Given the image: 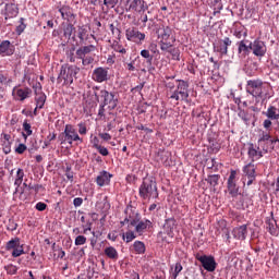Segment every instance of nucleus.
Segmentation results:
<instances>
[{"mask_svg": "<svg viewBox=\"0 0 279 279\" xmlns=\"http://www.w3.org/2000/svg\"><path fill=\"white\" fill-rule=\"evenodd\" d=\"M4 269H5L7 274H9V276H14V275H16V271H19V267H16L13 264L4 266Z\"/></svg>", "mask_w": 279, "mask_h": 279, "instance_id": "c03bdc74", "label": "nucleus"}, {"mask_svg": "<svg viewBox=\"0 0 279 279\" xmlns=\"http://www.w3.org/2000/svg\"><path fill=\"white\" fill-rule=\"evenodd\" d=\"M45 187H43V185L40 184H28V191H35V193H38L40 191H43Z\"/></svg>", "mask_w": 279, "mask_h": 279, "instance_id": "864d4df0", "label": "nucleus"}, {"mask_svg": "<svg viewBox=\"0 0 279 279\" xmlns=\"http://www.w3.org/2000/svg\"><path fill=\"white\" fill-rule=\"evenodd\" d=\"M114 51H117L118 53H128V50H125V48H123L122 46H116Z\"/></svg>", "mask_w": 279, "mask_h": 279, "instance_id": "774afa93", "label": "nucleus"}, {"mask_svg": "<svg viewBox=\"0 0 279 279\" xmlns=\"http://www.w3.org/2000/svg\"><path fill=\"white\" fill-rule=\"evenodd\" d=\"M234 239L239 241H245L247 238V225H242L240 227H235L232 231Z\"/></svg>", "mask_w": 279, "mask_h": 279, "instance_id": "412c9836", "label": "nucleus"}, {"mask_svg": "<svg viewBox=\"0 0 279 279\" xmlns=\"http://www.w3.org/2000/svg\"><path fill=\"white\" fill-rule=\"evenodd\" d=\"M263 125H264L265 130H270L271 125H272L271 119L268 118V119L264 120Z\"/></svg>", "mask_w": 279, "mask_h": 279, "instance_id": "0e129e2a", "label": "nucleus"}, {"mask_svg": "<svg viewBox=\"0 0 279 279\" xmlns=\"http://www.w3.org/2000/svg\"><path fill=\"white\" fill-rule=\"evenodd\" d=\"M129 12H133L135 14H144L149 10V5L145 0H129Z\"/></svg>", "mask_w": 279, "mask_h": 279, "instance_id": "ddd939ff", "label": "nucleus"}, {"mask_svg": "<svg viewBox=\"0 0 279 279\" xmlns=\"http://www.w3.org/2000/svg\"><path fill=\"white\" fill-rule=\"evenodd\" d=\"M196 260H198L202 265V267L209 272L215 271L217 269V262L215 260V257L213 255H202L197 253L195 255Z\"/></svg>", "mask_w": 279, "mask_h": 279, "instance_id": "9b49d317", "label": "nucleus"}, {"mask_svg": "<svg viewBox=\"0 0 279 279\" xmlns=\"http://www.w3.org/2000/svg\"><path fill=\"white\" fill-rule=\"evenodd\" d=\"M83 228V234H88V232H92L93 236H95V231H93V222L90 220H87L86 223L82 225Z\"/></svg>", "mask_w": 279, "mask_h": 279, "instance_id": "a19ab883", "label": "nucleus"}, {"mask_svg": "<svg viewBox=\"0 0 279 279\" xmlns=\"http://www.w3.org/2000/svg\"><path fill=\"white\" fill-rule=\"evenodd\" d=\"M11 256H13V258H19V256H23V254H25V250L23 248V245H21V239L19 238L11 239L7 242L5 251L11 252Z\"/></svg>", "mask_w": 279, "mask_h": 279, "instance_id": "1a4fd4ad", "label": "nucleus"}, {"mask_svg": "<svg viewBox=\"0 0 279 279\" xmlns=\"http://www.w3.org/2000/svg\"><path fill=\"white\" fill-rule=\"evenodd\" d=\"M266 117H267V119H270L271 121H278L279 120V109L274 106L268 107Z\"/></svg>", "mask_w": 279, "mask_h": 279, "instance_id": "c756f323", "label": "nucleus"}, {"mask_svg": "<svg viewBox=\"0 0 279 279\" xmlns=\"http://www.w3.org/2000/svg\"><path fill=\"white\" fill-rule=\"evenodd\" d=\"M233 36L239 39L247 38V29H245L244 27L236 28L233 33Z\"/></svg>", "mask_w": 279, "mask_h": 279, "instance_id": "ea45409f", "label": "nucleus"}, {"mask_svg": "<svg viewBox=\"0 0 279 279\" xmlns=\"http://www.w3.org/2000/svg\"><path fill=\"white\" fill-rule=\"evenodd\" d=\"M56 136H57L56 133H50L44 142L43 149H47V147L51 145V141H56Z\"/></svg>", "mask_w": 279, "mask_h": 279, "instance_id": "a18cd8bd", "label": "nucleus"}, {"mask_svg": "<svg viewBox=\"0 0 279 279\" xmlns=\"http://www.w3.org/2000/svg\"><path fill=\"white\" fill-rule=\"evenodd\" d=\"M180 271H182V264L177 263L174 266V271L172 274V279H178V276L180 275Z\"/></svg>", "mask_w": 279, "mask_h": 279, "instance_id": "8fccbe9b", "label": "nucleus"}, {"mask_svg": "<svg viewBox=\"0 0 279 279\" xmlns=\"http://www.w3.org/2000/svg\"><path fill=\"white\" fill-rule=\"evenodd\" d=\"M173 101H189V83L184 80H179L177 88L173 93L170 92V97Z\"/></svg>", "mask_w": 279, "mask_h": 279, "instance_id": "0eeeda50", "label": "nucleus"}, {"mask_svg": "<svg viewBox=\"0 0 279 279\" xmlns=\"http://www.w3.org/2000/svg\"><path fill=\"white\" fill-rule=\"evenodd\" d=\"M36 210H39V213H43V210H47V204L39 202L35 206Z\"/></svg>", "mask_w": 279, "mask_h": 279, "instance_id": "052dcab7", "label": "nucleus"}, {"mask_svg": "<svg viewBox=\"0 0 279 279\" xmlns=\"http://www.w3.org/2000/svg\"><path fill=\"white\" fill-rule=\"evenodd\" d=\"M156 34L159 40L160 50L165 53H170L172 60L180 61V49L173 47V44L175 43L173 29H171L169 26H163L158 28Z\"/></svg>", "mask_w": 279, "mask_h": 279, "instance_id": "f257e3e1", "label": "nucleus"}, {"mask_svg": "<svg viewBox=\"0 0 279 279\" xmlns=\"http://www.w3.org/2000/svg\"><path fill=\"white\" fill-rule=\"evenodd\" d=\"M219 174H210L205 180L210 186H217V184H219Z\"/></svg>", "mask_w": 279, "mask_h": 279, "instance_id": "58836bf2", "label": "nucleus"}, {"mask_svg": "<svg viewBox=\"0 0 279 279\" xmlns=\"http://www.w3.org/2000/svg\"><path fill=\"white\" fill-rule=\"evenodd\" d=\"M5 19H14L19 16V5L16 3H8L5 4Z\"/></svg>", "mask_w": 279, "mask_h": 279, "instance_id": "b1692460", "label": "nucleus"}, {"mask_svg": "<svg viewBox=\"0 0 279 279\" xmlns=\"http://www.w3.org/2000/svg\"><path fill=\"white\" fill-rule=\"evenodd\" d=\"M82 204H84V198L76 197V198L73 199V206L75 208H80V206H82Z\"/></svg>", "mask_w": 279, "mask_h": 279, "instance_id": "bf43d9fd", "label": "nucleus"}, {"mask_svg": "<svg viewBox=\"0 0 279 279\" xmlns=\"http://www.w3.org/2000/svg\"><path fill=\"white\" fill-rule=\"evenodd\" d=\"M141 56H142V58H145V60H147V62H149V64H151V60H154V56H151L149 50H147V49L142 50Z\"/></svg>", "mask_w": 279, "mask_h": 279, "instance_id": "de8ad7c7", "label": "nucleus"}, {"mask_svg": "<svg viewBox=\"0 0 279 279\" xmlns=\"http://www.w3.org/2000/svg\"><path fill=\"white\" fill-rule=\"evenodd\" d=\"M99 97L102 100V105L108 106L109 110H114V108H117L119 105V98H117V94L102 89L100 90Z\"/></svg>", "mask_w": 279, "mask_h": 279, "instance_id": "9d476101", "label": "nucleus"}, {"mask_svg": "<svg viewBox=\"0 0 279 279\" xmlns=\"http://www.w3.org/2000/svg\"><path fill=\"white\" fill-rule=\"evenodd\" d=\"M228 193L231 197H236L239 195V186H236V171L231 170L228 182H227Z\"/></svg>", "mask_w": 279, "mask_h": 279, "instance_id": "f3484780", "label": "nucleus"}, {"mask_svg": "<svg viewBox=\"0 0 279 279\" xmlns=\"http://www.w3.org/2000/svg\"><path fill=\"white\" fill-rule=\"evenodd\" d=\"M148 51L153 52V53H158V45H156V43H151L148 46Z\"/></svg>", "mask_w": 279, "mask_h": 279, "instance_id": "680f3d73", "label": "nucleus"}, {"mask_svg": "<svg viewBox=\"0 0 279 279\" xmlns=\"http://www.w3.org/2000/svg\"><path fill=\"white\" fill-rule=\"evenodd\" d=\"M97 49L94 45L83 46L76 50L77 60H82L83 66H90L95 62V53Z\"/></svg>", "mask_w": 279, "mask_h": 279, "instance_id": "39448f33", "label": "nucleus"}, {"mask_svg": "<svg viewBox=\"0 0 279 279\" xmlns=\"http://www.w3.org/2000/svg\"><path fill=\"white\" fill-rule=\"evenodd\" d=\"M33 88L35 90L36 110H43V108H45V102L47 101V95L43 93V85L36 83Z\"/></svg>", "mask_w": 279, "mask_h": 279, "instance_id": "2eb2a0df", "label": "nucleus"}, {"mask_svg": "<svg viewBox=\"0 0 279 279\" xmlns=\"http://www.w3.org/2000/svg\"><path fill=\"white\" fill-rule=\"evenodd\" d=\"M12 78L8 77V74L0 73V88L1 86H10Z\"/></svg>", "mask_w": 279, "mask_h": 279, "instance_id": "37998d69", "label": "nucleus"}, {"mask_svg": "<svg viewBox=\"0 0 279 279\" xmlns=\"http://www.w3.org/2000/svg\"><path fill=\"white\" fill-rule=\"evenodd\" d=\"M117 3H119V0H104L102 5H106V8H116Z\"/></svg>", "mask_w": 279, "mask_h": 279, "instance_id": "603ef678", "label": "nucleus"}, {"mask_svg": "<svg viewBox=\"0 0 279 279\" xmlns=\"http://www.w3.org/2000/svg\"><path fill=\"white\" fill-rule=\"evenodd\" d=\"M133 252H135V254H145V243L135 241L133 243Z\"/></svg>", "mask_w": 279, "mask_h": 279, "instance_id": "c9c22d12", "label": "nucleus"}, {"mask_svg": "<svg viewBox=\"0 0 279 279\" xmlns=\"http://www.w3.org/2000/svg\"><path fill=\"white\" fill-rule=\"evenodd\" d=\"M232 46V39L230 37H225L223 39H218L214 43V52L220 53V58H223L228 53V47Z\"/></svg>", "mask_w": 279, "mask_h": 279, "instance_id": "f8f14e48", "label": "nucleus"}, {"mask_svg": "<svg viewBox=\"0 0 279 279\" xmlns=\"http://www.w3.org/2000/svg\"><path fill=\"white\" fill-rule=\"evenodd\" d=\"M138 195L141 199H158V185L156 180L151 177L143 179L142 184L138 187Z\"/></svg>", "mask_w": 279, "mask_h": 279, "instance_id": "7ed1b4c3", "label": "nucleus"}, {"mask_svg": "<svg viewBox=\"0 0 279 279\" xmlns=\"http://www.w3.org/2000/svg\"><path fill=\"white\" fill-rule=\"evenodd\" d=\"M247 154H248V158H251L252 162H255V160H260V158H263V151L256 149L254 147V144H250Z\"/></svg>", "mask_w": 279, "mask_h": 279, "instance_id": "bb28decb", "label": "nucleus"}, {"mask_svg": "<svg viewBox=\"0 0 279 279\" xmlns=\"http://www.w3.org/2000/svg\"><path fill=\"white\" fill-rule=\"evenodd\" d=\"M63 171L66 180L73 182L75 173L72 171L71 165L66 163L65 167H63Z\"/></svg>", "mask_w": 279, "mask_h": 279, "instance_id": "e433bc0d", "label": "nucleus"}, {"mask_svg": "<svg viewBox=\"0 0 279 279\" xmlns=\"http://www.w3.org/2000/svg\"><path fill=\"white\" fill-rule=\"evenodd\" d=\"M105 255L107 258H110L111 260H117L119 258V252H117V248H114V246L106 247Z\"/></svg>", "mask_w": 279, "mask_h": 279, "instance_id": "2f4dec72", "label": "nucleus"}, {"mask_svg": "<svg viewBox=\"0 0 279 279\" xmlns=\"http://www.w3.org/2000/svg\"><path fill=\"white\" fill-rule=\"evenodd\" d=\"M213 5L214 10H217V12H221V10H223V4L221 3V0H214Z\"/></svg>", "mask_w": 279, "mask_h": 279, "instance_id": "6e6d98bb", "label": "nucleus"}, {"mask_svg": "<svg viewBox=\"0 0 279 279\" xmlns=\"http://www.w3.org/2000/svg\"><path fill=\"white\" fill-rule=\"evenodd\" d=\"M99 136L102 138V141H111L112 140V135H110L109 133H99Z\"/></svg>", "mask_w": 279, "mask_h": 279, "instance_id": "69168bd1", "label": "nucleus"}, {"mask_svg": "<svg viewBox=\"0 0 279 279\" xmlns=\"http://www.w3.org/2000/svg\"><path fill=\"white\" fill-rule=\"evenodd\" d=\"M96 208L101 213H108V210H110V202H108V197H105L102 201L96 203Z\"/></svg>", "mask_w": 279, "mask_h": 279, "instance_id": "473e14b6", "label": "nucleus"}, {"mask_svg": "<svg viewBox=\"0 0 279 279\" xmlns=\"http://www.w3.org/2000/svg\"><path fill=\"white\" fill-rule=\"evenodd\" d=\"M75 245H86V236L77 235L74 241Z\"/></svg>", "mask_w": 279, "mask_h": 279, "instance_id": "5fc2aeb1", "label": "nucleus"}, {"mask_svg": "<svg viewBox=\"0 0 279 279\" xmlns=\"http://www.w3.org/2000/svg\"><path fill=\"white\" fill-rule=\"evenodd\" d=\"M27 150V146L25 144H19V146L15 148L16 154H25Z\"/></svg>", "mask_w": 279, "mask_h": 279, "instance_id": "13d9d810", "label": "nucleus"}, {"mask_svg": "<svg viewBox=\"0 0 279 279\" xmlns=\"http://www.w3.org/2000/svg\"><path fill=\"white\" fill-rule=\"evenodd\" d=\"M58 138L61 141V145H64V143H68V145H73V143H76L77 141L80 143H84V140L80 137L77 130H75V126L72 124H66L64 132H62Z\"/></svg>", "mask_w": 279, "mask_h": 279, "instance_id": "423d86ee", "label": "nucleus"}, {"mask_svg": "<svg viewBox=\"0 0 279 279\" xmlns=\"http://www.w3.org/2000/svg\"><path fill=\"white\" fill-rule=\"evenodd\" d=\"M267 230L269 231L272 236H276L278 234V223L276 222V219L270 218L266 221Z\"/></svg>", "mask_w": 279, "mask_h": 279, "instance_id": "c85d7f7f", "label": "nucleus"}, {"mask_svg": "<svg viewBox=\"0 0 279 279\" xmlns=\"http://www.w3.org/2000/svg\"><path fill=\"white\" fill-rule=\"evenodd\" d=\"M175 229V219L174 218H168L166 219L163 223V231H160L158 233V238L161 239V241H166V243H169V239H173V230Z\"/></svg>", "mask_w": 279, "mask_h": 279, "instance_id": "6e6552de", "label": "nucleus"}, {"mask_svg": "<svg viewBox=\"0 0 279 279\" xmlns=\"http://www.w3.org/2000/svg\"><path fill=\"white\" fill-rule=\"evenodd\" d=\"M250 49L256 58H264L265 53H267V46L260 39H255L253 43H250Z\"/></svg>", "mask_w": 279, "mask_h": 279, "instance_id": "dca6fc26", "label": "nucleus"}, {"mask_svg": "<svg viewBox=\"0 0 279 279\" xmlns=\"http://www.w3.org/2000/svg\"><path fill=\"white\" fill-rule=\"evenodd\" d=\"M77 36L80 38L81 45H86L88 38H95V35H88V31H86V28L83 27L78 28Z\"/></svg>", "mask_w": 279, "mask_h": 279, "instance_id": "cd10ccee", "label": "nucleus"}, {"mask_svg": "<svg viewBox=\"0 0 279 279\" xmlns=\"http://www.w3.org/2000/svg\"><path fill=\"white\" fill-rule=\"evenodd\" d=\"M0 56H14V45L10 40H3L0 44Z\"/></svg>", "mask_w": 279, "mask_h": 279, "instance_id": "aec40b11", "label": "nucleus"}, {"mask_svg": "<svg viewBox=\"0 0 279 279\" xmlns=\"http://www.w3.org/2000/svg\"><path fill=\"white\" fill-rule=\"evenodd\" d=\"M74 32H75V26H73V24L63 25V36H64V38L70 39L71 36H73Z\"/></svg>", "mask_w": 279, "mask_h": 279, "instance_id": "72a5a7b5", "label": "nucleus"}, {"mask_svg": "<svg viewBox=\"0 0 279 279\" xmlns=\"http://www.w3.org/2000/svg\"><path fill=\"white\" fill-rule=\"evenodd\" d=\"M166 88H167L166 95H167L168 98H170L171 93L175 92L177 86H175V84L169 82V83L166 84Z\"/></svg>", "mask_w": 279, "mask_h": 279, "instance_id": "49530a36", "label": "nucleus"}, {"mask_svg": "<svg viewBox=\"0 0 279 279\" xmlns=\"http://www.w3.org/2000/svg\"><path fill=\"white\" fill-rule=\"evenodd\" d=\"M252 49L250 48V45H245V40H241L238 43V53H239V58L243 59V58H247V56H250V51Z\"/></svg>", "mask_w": 279, "mask_h": 279, "instance_id": "393cba45", "label": "nucleus"}, {"mask_svg": "<svg viewBox=\"0 0 279 279\" xmlns=\"http://www.w3.org/2000/svg\"><path fill=\"white\" fill-rule=\"evenodd\" d=\"M13 95H15V99L17 101H25V99H29L32 95V90L29 87H24V88H13Z\"/></svg>", "mask_w": 279, "mask_h": 279, "instance_id": "6ab92c4d", "label": "nucleus"}, {"mask_svg": "<svg viewBox=\"0 0 279 279\" xmlns=\"http://www.w3.org/2000/svg\"><path fill=\"white\" fill-rule=\"evenodd\" d=\"M267 141H271V135L265 131L262 132L258 143H267Z\"/></svg>", "mask_w": 279, "mask_h": 279, "instance_id": "09e8293b", "label": "nucleus"}, {"mask_svg": "<svg viewBox=\"0 0 279 279\" xmlns=\"http://www.w3.org/2000/svg\"><path fill=\"white\" fill-rule=\"evenodd\" d=\"M16 228H19V225L15 223L14 220L9 219V222L7 225V230H9L10 232H14V230H16Z\"/></svg>", "mask_w": 279, "mask_h": 279, "instance_id": "3c124183", "label": "nucleus"}, {"mask_svg": "<svg viewBox=\"0 0 279 279\" xmlns=\"http://www.w3.org/2000/svg\"><path fill=\"white\" fill-rule=\"evenodd\" d=\"M80 73V68L75 65L63 64L61 65L60 73L58 75L57 82L60 84L69 85L73 84V78Z\"/></svg>", "mask_w": 279, "mask_h": 279, "instance_id": "20e7f679", "label": "nucleus"}, {"mask_svg": "<svg viewBox=\"0 0 279 279\" xmlns=\"http://www.w3.org/2000/svg\"><path fill=\"white\" fill-rule=\"evenodd\" d=\"M269 90H271V85L267 82H263V80H250L246 83V93L252 95V97L267 99V97H269Z\"/></svg>", "mask_w": 279, "mask_h": 279, "instance_id": "f03ea898", "label": "nucleus"}, {"mask_svg": "<svg viewBox=\"0 0 279 279\" xmlns=\"http://www.w3.org/2000/svg\"><path fill=\"white\" fill-rule=\"evenodd\" d=\"M23 131H24L25 133H22V135H23V137L25 138V141H27V136H32V134H33L32 124H29V123L27 122V120H25V121L23 122Z\"/></svg>", "mask_w": 279, "mask_h": 279, "instance_id": "4c0bfd02", "label": "nucleus"}, {"mask_svg": "<svg viewBox=\"0 0 279 279\" xmlns=\"http://www.w3.org/2000/svg\"><path fill=\"white\" fill-rule=\"evenodd\" d=\"M135 232L140 235H142L147 228H151V222L149 220H138L137 223L135 225Z\"/></svg>", "mask_w": 279, "mask_h": 279, "instance_id": "a878e982", "label": "nucleus"}, {"mask_svg": "<svg viewBox=\"0 0 279 279\" xmlns=\"http://www.w3.org/2000/svg\"><path fill=\"white\" fill-rule=\"evenodd\" d=\"M122 239L125 241V243H132V241L136 239V234H134V231H126L122 234Z\"/></svg>", "mask_w": 279, "mask_h": 279, "instance_id": "79ce46f5", "label": "nucleus"}, {"mask_svg": "<svg viewBox=\"0 0 279 279\" xmlns=\"http://www.w3.org/2000/svg\"><path fill=\"white\" fill-rule=\"evenodd\" d=\"M125 36L131 43H142V40H145V34L134 27L128 28Z\"/></svg>", "mask_w": 279, "mask_h": 279, "instance_id": "a211bd4d", "label": "nucleus"}, {"mask_svg": "<svg viewBox=\"0 0 279 279\" xmlns=\"http://www.w3.org/2000/svg\"><path fill=\"white\" fill-rule=\"evenodd\" d=\"M243 172L247 178H256V166L253 162L244 166Z\"/></svg>", "mask_w": 279, "mask_h": 279, "instance_id": "7c9ffc66", "label": "nucleus"}, {"mask_svg": "<svg viewBox=\"0 0 279 279\" xmlns=\"http://www.w3.org/2000/svg\"><path fill=\"white\" fill-rule=\"evenodd\" d=\"M141 221V214L138 213H132L124 219V221L121 222V226H125V223H129V228H134L136 223Z\"/></svg>", "mask_w": 279, "mask_h": 279, "instance_id": "5701e85b", "label": "nucleus"}, {"mask_svg": "<svg viewBox=\"0 0 279 279\" xmlns=\"http://www.w3.org/2000/svg\"><path fill=\"white\" fill-rule=\"evenodd\" d=\"M97 151L101 155V156H109L110 151H108V148L104 147V146H97Z\"/></svg>", "mask_w": 279, "mask_h": 279, "instance_id": "4d7b16f0", "label": "nucleus"}, {"mask_svg": "<svg viewBox=\"0 0 279 279\" xmlns=\"http://www.w3.org/2000/svg\"><path fill=\"white\" fill-rule=\"evenodd\" d=\"M239 117L242 118V120L244 121V123H247L250 121V119L247 118V113H245V111H241L239 113Z\"/></svg>", "mask_w": 279, "mask_h": 279, "instance_id": "338daca9", "label": "nucleus"}, {"mask_svg": "<svg viewBox=\"0 0 279 279\" xmlns=\"http://www.w3.org/2000/svg\"><path fill=\"white\" fill-rule=\"evenodd\" d=\"M108 68H96L92 73V80L97 82V84H104V82H108V80H110V74H108Z\"/></svg>", "mask_w": 279, "mask_h": 279, "instance_id": "4468645a", "label": "nucleus"}, {"mask_svg": "<svg viewBox=\"0 0 279 279\" xmlns=\"http://www.w3.org/2000/svg\"><path fill=\"white\" fill-rule=\"evenodd\" d=\"M112 174L108 171H101L99 175L96 178V183L98 186H108L110 184V179Z\"/></svg>", "mask_w": 279, "mask_h": 279, "instance_id": "4be33fe9", "label": "nucleus"}, {"mask_svg": "<svg viewBox=\"0 0 279 279\" xmlns=\"http://www.w3.org/2000/svg\"><path fill=\"white\" fill-rule=\"evenodd\" d=\"M23 178H25V171H23V169L19 168L16 171V177H15V181H14V185L16 186V189H19V186H21V184H23Z\"/></svg>", "mask_w": 279, "mask_h": 279, "instance_id": "f704fd0d", "label": "nucleus"}, {"mask_svg": "<svg viewBox=\"0 0 279 279\" xmlns=\"http://www.w3.org/2000/svg\"><path fill=\"white\" fill-rule=\"evenodd\" d=\"M86 132H88V130L86 129V125L80 123V124H78V133L82 134V135H85Z\"/></svg>", "mask_w": 279, "mask_h": 279, "instance_id": "e2e57ef3", "label": "nucleus"}]
</instances>
